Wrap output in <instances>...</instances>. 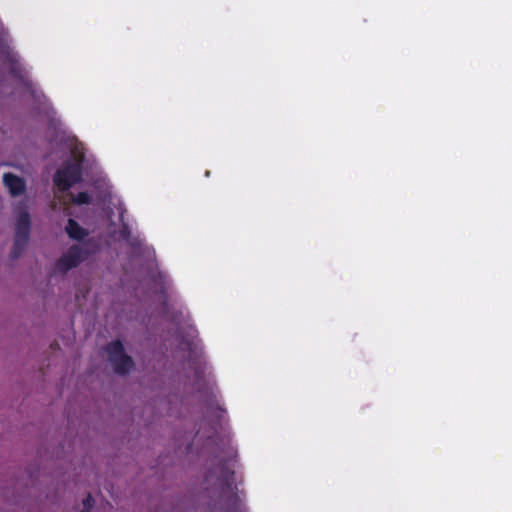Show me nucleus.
<instances>
[{"instance_id": "obj_1", "label": "nucleus", "mask_w": 512, "mask_h": 512, "mask_svg": "<svg viewBox=\"0 0 512 512\" xmlns=\"http://www.w3.org/2000/svg\"><path fill=\"white\" fill-rule=\"evenodd\" d=\"M222 454L216 456L217 464L205 475L207 489H211L218 498L223 512H247L243 492H239L234 483L233 466L237 451L232 446H228Z\"/></svg>"}, {"instance_id": "obj_2", "label": "nucleus", "mask_w": 512, "mask_h": 512, "mask_svg": "<svg viewBox=\"0 0 512 512\" xmlns=\"http://www.w3.org/2000/svg\"><path fill=\"white\" fill-rule=\"evenodd\" d=\"M82 181V168L78 163L67 162L59 168L53 177L54 185L61 192L68 191Z\"/></svg>"}, {"instance_id": "obj_3", "label": "nucleus", "mask_w": 512, "mask_h": 512, "mask_svg": "<svg viewBox=\"0 0 512 512\" xmlns=\"http://www.w3.org/2000/svg\"><path fill=\"white\" fill-rule=\"evenodd\" d=\"M87 255L88 252L86 250L74 244L58 259L56 268L62 272H67L80 265Z\"/></svg>"}, {"instance_id": "obj_4", "label": "nucleus", "mask_w": 512, "mask_h": 512, "mask_svg": "<svg viewBox=\"0 0 512 512\" xmlns=\"http://www.w3.org/2000/svg\"><path fill=\"white\" fill-rule=\"evenodd\" d=\"M3 183L13 197L22 195L26 190L25 180L13 173H5Z\"/></svg>"}, {"instance_id": "obj_5", "label": "nucleus", "mask_w": 512, "mask_h": 512, "mask_svg": "<svg viewBox=\"0 0 512 512\" xmlns=\"http://www.w3.org/2000/svg\"><path fill=\"white\" fill-rule=\"evenodd\" d=\"M113 366L114 372L118 375L125 376L134 367V361L131 356L125 354L110 362Z\"/></svg>"}, {"instance_id": "obj_6", "label": "nucleus", "mask_w": 512, "mask_h": 512, "mask_svg": "<svg viewBox=\"0 0 512 512\" xmlns=\"http://www.w3.org/2000/svg\"><path fill=\"white\" fill-rule=\"evenodd\" d=\"M65 231L69 238L76 241H81L89 235V231L72 218L68 219Z\"/></svg>"}, {"instance_id": "obj_7", "label": "nucleus", "mask_w": 512, "mask_h": 512, "mask_svg": "<svg viewBox=\"0 0 512 512\" xmlns=\"http://www.w3.org/2000/svg\"><path fill=\"white\" fill-rule=\"evenodd\" d=\"M31 219L27 211H22L16 223L15 236L30 237Z\"/></svg>"}, {"instance_id": "obj_8", "label": "nucleus", "mask_w": 512, "mask_h": 512, "mask_svg": "<svg viewBox=\"0 0 512 512\" xmlns=\"http://www.w3.org/2000/svg\"><path fill=\"white\" fill-rule=\"evenodd\" d=\"M106 352L108 354L110 362L126 354L124 345L119 339L113 340L110 343H108L106 346Z\"/></svg>"}, {"instance_id": "obj_9", "label": "nucleus", "mask_w": 512, "mask_h": 512, "mask_svg": "<svg viewBox=\"0 0 512 512\" xmlns=\"http://www.w3.org/2000/svg\"><path fill=\"white\" fill-rule=\"evenodd\" d=\"M28 241L29 238L27 237L14 236V244L10 252V258L12 260H15L21 256L28 244Z\"/></svg>"}, {"instance_id": "obj_10", "label": "nucleus", "mask_w": 512, "mask_h": 512, "mask_svg": "<svg viewBox=\"0 0 512 512\" xmlns=\"http://www.w3.org/2000/svg\"><path fill=\"white\" fill-rule=\"evenodd\" d=\"M72 201L77 205L89 204L91 202V197L87 192H79L77 195L72 197Z\"/></svg>"}, {"instance_id": "obj_11", "label": "nucleus", "mask_w": 512, "mask_h": 512, "mask_svg": "<svg viewBox=\"0 0 512 512\" xmlns=\"http://www.w3.org/2000/svg\"><path fill=\"white\" fill-rule=\"evenodd\" d=\"M10 62H11L10 73L14 77L20 78L22 76V69H21L20 65L14 60L13 57H10Z\"/></svg>"}, {"instance_id": "obj_12", "label": "nucleus", "mask_w": 512, "mask_h": 512, "mask_svg": "<svg viewBox=\"0 0 512 512\" xmlns=\"http://www.w3.org/2000/svg\"><path fill=\"white\" fill-rule=\"evenodd\" d=\"M120 237L126 241H129L131 236V230L127 223H123L119 229Z\"/></svg>"}, {"instance_id": "obj_13", "label": "nucleus", "mask_w": 512, "mask_h": 512, "mask_svg": "<svg viewBox=\"0 0 512 512\" xmlns=\"http://www.w3.org/2000/svg\"><path fill=\"white\" fill-rule=\"evenodd\" d=\"M94 499L91 494H88L86 498L83 500L84 508L89 510L93 507Z\"/></svg>"}, {"instance_id": "obj_14", "label": "nucleus", "mask_w": 512, "mask_h": 512, "mask_svg": "<svg viewBox=\"0 0 512 512\" xmlns=\"http://www.w3.org/2000/svg\"><path fill=\"white\" fill-rule=\"evenodd\" d=\"M217 410L219 413L218 417H222V414L225 413V410L223 408H221L220 406H218Z\"/></svg>"}]
</instances>
